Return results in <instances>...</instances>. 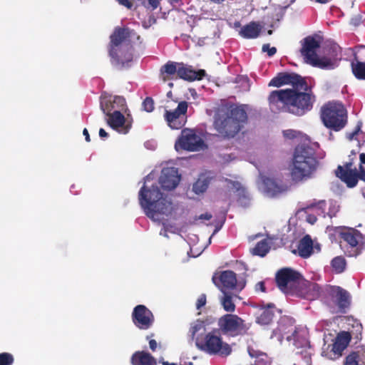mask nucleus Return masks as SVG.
<instances>
[{
	"instance_id": "72a5a7b5",
	"label": "nucleus",
	"mask_w": 365,
	"mask_h": 365,
	"mask_svg": "<svg viewBox=\"0 0 365 365\" xmlns=\"http://www.w3.org/2000/svg\"><path fill=\"white\" fill-rule=\"evenodd\" d=\"M220 302L225 312L230 313L235 312L236 307L230 294L224 292V295L221 297Z\"/></svg>"
},
{
	"instance_id": "13d9d810",
	"label": "nucleus",
	"mask_w": 365,
	"mask_h": 365,
	"mask_svg": "<svg viewBox=\"0 0 365 365\" xmlns=\"http://www.w3.org/2000/svg\"><path fill=\"white\" fill-rule=\"evenodd\" d=\"M83 134L85 136L86 140L87 142H90L91 141L90 135H89L88 131V130L86 128L83 129Z\"/></svg>"
},
{
	"instance_id": "69168bd1",
	"label": "nucleus",
	"mask_w": 365,
	"mask_h": 365,
	"mask_svg": "<svg viewBox=\"0 0 365 365\" xmlns=\"http://www.w3.org/2000/svg\"><path fill=\"white\" fill-rule=\"evenodd\" d=\"M316 2L321 4H326L329 1V0H314Z\"/></svg>"
},
{
	"instance_id": "a878e982",
	"label": "nucleus",
	"mask_w": 365,
	"mask_h": 365,
	"mask_svg": "<svg viewBox=\"0 0 365 365\" xmlns=\"http://www.w3.org/2000/svg\"><path fill=\"white\" fill-rule=\"evenodd\" d=\"M262 31V26L257 21H251L242 26L239 34L244 38L250 39L257 38Z\"/></svg>"
},
{
	"instance_id": "49530a36",
	"label": "nucleus",
	"mask_w": 365,
	"mask_h": 365,
	"mask_svg": "<svg viewBox=\"0 0 365 365\" xmlns=\"http://www.w3.org/2000/svg\"><path fill=\"white\" fill-rule=\"evenodd\" d=\"M283 135L287 139H294L297 137L298 133L294 130L289 129L283 131Z\"/></svg>"
},
{
	"instance_id": "6ab92c4d",
	"label": "nucleus",
	"mask_w": 365,
	"mask_h": 365,
	"mask_svg": "<svg viewBox=\"0 0 365 365\" xmlns=\"http://www.w3.org/2000/svg\"><path fill=\"white\" fill-rule=\"evenodd\" d=\"M351 340V335L349 332L341 331L337 334L331 344L330 349V356H327L331 359H336L342 355L343 351L347 347Z\"/></svg>"
},
{
	"instance_id": "dca6fc26",
	"label": "nucleus",
	"mask_w": 365,
	"mask_h": 365,
	"mask_svg": "<svg viewBox=\"0 0 365 365\" xmlns=\"http://www.w3.org/2000/svg\"><path fill=\"white\" fill-rule=\"evenodd\" d=\"M180 175L178 170L174 167L165 168L162 170L159 178V183L161 187L165 190H172L179 184Z\"/></svg>"
},
{
	"instance_id": "4be33fe9",
	"label": "nucleus",
	"mask_w": 365,
	"mask_h": 365,
	"mask_svg": "<svg viewBox=\"0 0 365 365\" xmlns=\"http://www.w3.org/2000/svg\"><path fill=\"white\" fill-rule=\"evenodd\" d=\"M334 173L348 187L352 188L356 186L358 183L356 168H354V170H343L339 165L335 170Z\"/></svg>"
},
{
	"instance_id": "6e6552de",
	"label": "nucleus",
	"mask_w": 365,
	"mask_h": 365,
	"mask_svg": "<svg viewBox=\"0 0 365 365\" xmlns=\"http://www.w3.org/2000/svg\"><path fill=\"white\" fill-rule=\"evenodd\" d=\"M291 91L289 113L302 116L312 109L316 97L307 83L304 88L291 89Z\"/></svg>"
},
{
	"instance_id": "cd10ccee",
	"label": "nucleus",
	"mask_w": 365,
	"mask_h": 365,
	"mask_svg": "<svg viewBox=\"0 0 365 365\" xmlns=\"http://www.w3.org/2000/svg\"><path fill=\"white\" fill-rule=\"evenodd\" d=\"M179 63L173 61H168L160 68V75L164 82L175 78L178 76Z\"/></svg>"
},
{
	"instance_id": "774afa93",
	"label": "nucleus",
	"mask_w": 365,
	"mask_h": 365,
	"mask_svg": "<svg viewBox=\"0 0 365 365\" xmlns=\"http://www.w3.org/2000/svg\"><path fill=\"white\" fill-rule=\"evenodd\" d=\"M163 365H176V364H174V363H169V362H168V361H164V362L163 363Z\"/></svg>"
},
{
	"instance_id": "39448f33",
	"label": "nucleus",
	"mask_w": 365,
	"mask_h": 365,
	"mask_svg": "<svg viewBox=\"0 0 365 365\" xmlns=\"http://www.w3.org/2000/svg\"><path fill=\"white\" fill-rule=\"evenodd\" d=\"M314 155V149L309 145L301 144L295 148L290 169L293 181L297 182L311 177L318 164Z\"/></svg>"
},
{
	"instance_id": "603ef678",
	"label": "nucleus",
	"mask_w": 365,
	"mask_h": 365,
	"mask_svg": "<svg viewBox=\"0 0 365 365\" xmlns=\"http://www.w3.org/2000/svg\"><path fill=\"white\" fill-rule=\"evenodd\" d=\"M205 74H206L205 71L203 69H200L197 71H195L194 76L196 77V78H195V81L202 79L203 77L205 76Z\"/></svg>"
},
{
	"instance_id": "f704fd0d",
	"label": "nucleus",
	"mask_w": 365,
	"mask_h": 365,
	"mask_svg": "<svg viewBox=\"0 0 365 365\" xmlns=\"http://www.w3.org/2000/svg\"><path fill=\"white\" fill-rule=\"evenodd\" d=\"M331 265L334 272L339 274L345 270L346 262L344 257L337 256L331 261Z\"/></svg>"
},
{
	"instance_id": "6e6d98bb",
	"label": "nucleus",
	"mask_w": 365,
	"mask_h": 365,
	"mask_svg": "<svg viewBox=\"0 0 365 365\" xmlns=\"http://www.w3.org/2000/svg\"><path fill=\"white\" fill-rule=\"evenodd\" d=\"M212 215L210 213L206 212L204 214H201L199 217V220H210L212 218Z\"/></svg>"
},
{
	"instance_id": "680f3d73",
	"label": "nucleus",
	"mask_w": 365,
	"mask_h": 365,
	"mask_svg": "<svg viewBox=\"0 0 365 365\" xmlns=\"http://www.w3.org/2000/svg\"><path fill=\"white\" fill-rule=\"evenodd\" d=\"M361 131V125H357V126L355 128L354 130L353 131L354 135L356 136L359 134V133Z\"/></svg>"
},
{
	"instance_id": "0e129e2a",
	"label": "nucleus",
	"mask_w": 365,
	"mask_h": 365,
	"mask_svg": "<svg viewBox=\"0 0 365 365\" xmlns=\"http://www.w3.org/2000/svg\"><path fill=\"white\" fill-rule=\"evenodd\" d=\"M354 137L355 135H354L353 132L349 133L347 135L348 139L350 140H353Z\"/></svg>"
},
{
	"instance_id": "de8ad7c7",
	"label": "nucleus",
	"mask_w": 365,
	"mask_h": 365,
	"mask_svg": "<svg viewBox=\"0 0 365 365\" xmlns=\"http://www.w3.org/2000/svg\"><path fill=\"white\" fill-rule=\"evenodd\" d=\"M248 353L251 357L255 358V359H259V357L261 356H260L261 354H266L265 353H264L262 351L256 350V349H255L253 348H250V347L248 348Z\"/></svg>"
},
{
	"instance_id": "338daca9",
	"label": "nucleus",
	"mask_w": 365,
	"mask_h": 365,
	"mask_svg": "<svg viewBox=\"0 0 365 365\" xmlns=\"http://www.w3.org/2000/svg\"><path fill=\"white\" fill-rule=\"evenodd\" d=\"M211 1L214 2V3H216V4H221L225 0H210Z\"/></svg>"
},
{
	"instance_id": "423d86ee",
	"label": "nucleus",
	"mask_w": 365,
	"mask_h": 365,
	"mask_svg": "<svg viewBox=\"0 0 365 365\" xmlns=\"http://www.w3.org/2000/svg\"><path fill=\"white\" fill-rule=\"evenodd\" d=\"M320 118L327 128L339 131L346 125L347 112L341 103L329 101L321 108Z\"/></svg>"
},
{
	"instance_id": "a18cd8bd",
	"label": "nucleus",
	"mask_w": 365,
	"mask_h": 365,
	"mask_svg": "<svg viewBox=\"0 0 365 365\" xmlns=\"http://www.w3.org/2000/svg\"><path fill=\"white\" fill-rule=\"evenodd\" d=\"M207 303V297L205 294H202L196 302V309H200Z\"/></svg>"
},
{
	"instance_id": "5701e85b",
	"label": "nucleus",
	"mask_w": 365,
	"mask_h": 365,
	"mask_svg": "<svg viewBox=\"0 0 365 365\" xmlns=\"http://www.w3.org/2000/svg\"><path fill=\"white\" fill-rule=\"evenodd\" d=\"M339 236L351 247H356L360 242H362L364 237L361 232L354 228H344Z\"/></svg>"
},
{
	"instance_id": "412c9836",
	"label": "nucleus",
	"mask_w": 365,
	"mask_h": 365,
	"mask_svg": "<svg viewBox=\"0 0 365 365\" xmlns=\"http://www.w3.org/2000/svg\"><path fill=\"white\" fill-rule=\"evenodd\" d=\"M319 42L312 36H307L304 38L301 53L304 57L307 63L312 62L315 60L317 56L316 50L319 48Z\"/></svg>"
},
{
	"instance_id": "393cba45",
	"label": "nucleus",
	"mask_w": 365,
	"mask_h": 365,
	"mask_svg": "<svg viewBox=\"0 0 365 365\" xmlns=\"http://www.w3.org/2000/svg\"><path fill=\"white\" fill-rule=\"evenodd\" d=\"M130 362L132 365H157L155 357L144 351H135L131 356Z\"/></svg>"
},
{
	"instance_id": "8fccbe9b",
	"label": "nucleus",
	"mask_w": 365,
	"mask_h": 365,
	"mask_svg": "<svg viewBox=\"0 0 365 365\" xmlns=\"http://www.w3.org/2000/svg\"><path fill=\"white\" fill-rule=\"evenodd\" d=\"M153 336H154V334H151L150 335L147 336L146 339H149V346H150V349L153 351H155L156 350V349H157L158 344H157V342H156V341L155 339H150V338L153 337Z\"/></svg>"
},
{
	"instance_id": "e433bc0d",
	"label": "nucleus",
	"mask_w": 365,
	"mask_h": 365,
	"mask_svg": "<svg viewBox=\"0 0 365 365\" xmlns=\"http://www.w3.org/2000/svg\"><path fill=\"white\" fill-rule=\"evenodd\" d=\"M208 181L207 180L198 179L192 186V190L196 194H200L206 191L208 187Z\"/></svg>"
},
{
	"instance_id": "f257e3e1",
	"label": "nucleus",
	"mask_w": 365,
	"mask_h": 365,
	"mask_svg": "<svg viewBox=\"0 0 365 365\" xmlns=\"http://www.w3.org/2000/svg\"><path fill=\"white\" fill-rule=\"evenodd\" d=\"M142 43L140 36L129 27H116L110 36L108 54L111 64L119 69L129 66L133 61V45Z\"/></svg>"
},
{
	"instance_id": "3c124183",
	"label": "nucleus",
	"mask_w": 365,
	"mask_h": 365,
	"mask_svg": "<svg viewBox=\"0 0 365 365\" xmlns=\"http://www.w3.org/2000/svg\"><path fill=\"white\" fill-rule=\"evenodd\" d=\"M121 6L126 7L128 9L133 8V4L131 0H115Z\"/></svg>"
},
{
	"instance_id": "37998d69",
	"label": "nucleus",
	"mask_w": 365,
	"mask_h": 365,
	"mask_svg": "<svg viewBox=\"0 0 365 365\" xmlns=\"http://www.w3.org/2000/svg\"><path fill=\"white\" fill-rule=\"evenodd\" d=\"M142 4L148 9H151L153 10L157 9L159 6L158 0H143Z\"/></svg>"
},
{
	"instance_id": "58836bf2",
	"label": "nucleus",
	"mask_w": 365,
	"mask_h": 365,
	"mask_svg": "<svg viewBox=\"0 0 365 365\" xmlns=\"http://www.w3.org/2000/svg\"><path fill=\"white\" fill-rule=\"evenodd\" d=\"M14 361L13 355L8 352L0 354V365H12Z\"/></svg>"
},
{
	"instance_id": "c85d7f7f",
	"label": "nucleus",
	"mask_w": 365,
	"mask_h": 365,
	"mask_svg": "<svg viewBox=\"0 0 365 365\" xmlns=\"http://www.w3.org/2000/svg\"><path fill=\"white\" fill-rule=\"evenodd\" d=\"M263 185L264 192L269 197H276L284 191L281 185L269 178H265L263 180Z\"/></svg>"
},
{
	"instance_id": "ddd939ff",
	"label": "nucleus",
	"mask_w": 365,
	"mask_h": 365,
	"mask_svg": "<svg viewBox=\"0 0 365 365\" xmlns=\"http://www.w3.org/2000/svg\"><path fill=\"white\" fill-rule=\"evenodd\" d=\"M284 85H291L292 89L304 88L307 87V81L296 73L280 72L268 84L269 86L277 88Z\"/></svg>"
},
{
	"instance_id": "4d7b16f0",
	"label": "nucleus",
	"mask_w": 365,
	"mask_h": 365,
	"mask_svg": "<svg viewBox=\"0 0 365 365\" xmlns=\"http://www.w3.org/2000/svg\"><path fill=\"white\" fill-rule=\"evenodd\" d=\"M99 136L101 138H107L108 136V134L103 128H100Z\"/></svg>"
},
{
	"instance_id": "7c9ffc66",
	"label": "nucleus",
	"mask_w": 365,
	"mask_h": 365,
	"mask_svg": "<svg viewBox=\"0 0 365 365\" xmlns=\"http://www.w3.org/2000/svg\"><path fill=\"white\" fill-rule=\"evenodd\" d=\"M277 331L287 341L294 339L295 334H297L296 327L294 325L290 324L287 327L283 321L279 322Z\"/></svg>"
},
{
	"instance_id": "7ed1b4c3",
	"label": "nucleus",
	"mask_w": 365,
	"mask_h": 365,
	"mask_svg": "<svg viewBox=\"0 0 365 365\" xmlns=\"http://www.w3.org/2000/svg\"><path fill=\"white\" fill-rule=\"evenodd\" d=\"M247 119L245 105L225 106L216 111L213 126L220 136L230 139L242 129Z\"/></svg>"
},
{
	"instance_id": "4c0bfd02",
	"label": "nucleus",
	"mask_w": 365,
	"mask_h": 365,
	"mask_svg": "<svg viewBox=\"0 0 365 365\" xmlns=\"http://www.w3.org/2000/svg\"><path fill=\"white\" fill-rule=\"evenodd\" d=\"M359 355L357 352L353 351L346 356L344 365H359Z\"/></svg>"
},
{
	"instance_id": "473e14b6",
	"label": "nucleus",
	"mask_w": 365,
	"mask_h": 365,
	"mask_svg": "<svg viewBox=\"0 0 365 365\" xmlns=\"http://www.w3.org/2000/svg\"><path fill=\"white\" fill-rule=\"evenodd\" d=\"M351 71L358 80H365V61H356L351 63Z\"/></svg>"
},
{
	"instance_id": "c756f323",
	"label": "nucleus",
	"mask_w": 365,
	"mask_h": 365,
	"mask_svg": "<svg viewBox=\"0 0 365 365\" xmlns=\"http://www.w3.org/2000/svg\"><path fill=\"white\" fill-rule=\"evenodd\" d=\"M219 281L222 287L226 289H234L237 284L236 274L231 270H225L220 273Z\"/></svg>"
},
{
	"instance_id": "a211bd4d",
	"label": "nucleus",
	"mask_w": 365,
	"mask_h": 365,
	"mask_svg": "<svg viewBox=\"0 0 365 365\" xmlns=\"http://www.w3.org/2000/svg\"><path fill=\"white\" fill-rule=\"evenodd\" d=\"M108 117L107 123L111 128L123 134H126L129 132L131 128V123L127 122L120 110H115Z\"/></svg>"
},
{
	"instance_id": "a19ab883",
	"label": "nucleus",
	"mask_w": 365,
	"mask_h": 365,
	"mask_svg": "<svg viewBox=\"0 0 365 365\" xmlns=\"http://www.w3.org/2000/svg\"><path fill=\"white\" fill-rule=\"evenodd\" d=\"M204 327L203 323L200 321H197L192 324L190 328L189 332L192 339H194L196 334Z\"/></svg>"
},
{
	"instance_id": "c9c22d12",
	"label": "nucleus",
	"mask_w": 365,
	"mask_h": 365,
	"mask_svg": "<svg viewBox=\"0 0 365 365\" xmlns=\"http://www.w3.org/2000/svg\"><path fill=\"white\" fill-rule=\"evenodd\" d=\"M269 250V247L266 240L258 242L253 249L252 253L255 255L264 257Z\"/></svg>"
},
{
	"instance_id": "864d4df0",
	"label": "nucleus",
	"mask_w": 365,
	"mask_h": 365,
	"mask_svg": "<svg viewBox=\"0 0 365 365\" xmlns=\"http://www.w3.org/2000/svg\"><path fill=\"white\" fill-rule=\"evenodd\" d=\"M353 165L354 159L350 158L349 162H346L343 165H341V167L343 168V170H354Z\"/></svg>"
},
{
	"instance_id": "2f4dec72",
	"label": "nucleus",
	"mask_w": 365,
	"mask_h": 365,
	"mask_svg": "<svg viewBox=\"0 0 365 365\" xmlns=\"http://www.w3.org/2000/svg\"><path fill=\"white\" fill-rule=\"evenodd\" d=\"M195 70L191 66H188L183 63H179L178 78H182L187 81H195Z\"/></svg>"
},
{
	"instance_id": "bf43d9fd",
	"label": "nucleus",
	"mask_w": 365,
	"mask_h": 365,
	"mask_svg": "<svg viewBox=\"0 0 365 365\" xmlns=\"http://www.w3.org/2000/svg\"><path fill=\"white\" fill-rule=\"evenodd\" d=\"M361 131V125H357V126L355 128L354 130L353 131L354 135L356 136L359 134V133Z\"/></svg>"
},
{
	"instance_id": "c03bdc74",
	"label": "nucleus",
	"mask_w": 365,
	"mask_h": 365,
	"mask_svg": "<svg viewBox=\"0 0 365 365\" xmlns=\"http://www.w3.org/2000/svg\"><path fill=\"white\" fill-rule=\"evenodd\" d=\"M263 52H267V55L271 57L277 53V48L275 47H270L269 43H265L262 47Z\"/></svg>"
},
{
	"instance_id": "09e8293b",
	"label": "nucleus",
	"mask_w": 365,
	"mask_h": 365,
	"mask_svg": "<svg viewBox=\"0 0 365 365\" xmlns=\"http://www.w3.org/2000/svg\"><path fill=\"white\" fill-rule=\"evenodd\" d=\"M357 182L361 180L365 182V168L362 165H359V170L356 169Z\"/></svg>"
},
{
	"instance_id": "052dcab7",
	"label": "nucleus",
	"mask_w": 365,
	"mask_h": 365,
	"mask_svg": "<svg viewBox=\"0 0 365 365\" xmlns=\"http://www.w3.org/2000/svg\"><path fill=\"white\" fill-rule=\"evenodd\" d=\"M361 131V125H357V126L355 128L354 130L353 131L354 135L356 136L359 134V133Z\"/></svg>"
},
{
	"instance_id": "e2e57ef3",
	"label": "nucleus",
	"mask_w": 365,
	"mask_h": 365,
	"mask_svg": "<svg viewBox=\"0 0 365 365\" xmlns=\"http://www.w3.org/2000/svg\"><path fill=\"white\" fill-rule=\"evenodd\" d=\"M361 164H365V153H361L359 155Z\"/></svg>"
},
{
	"instance_id": "f03ea898",
	"label": "nucleus",
	"mask_w": 365,
	"mask_h": 365,
	"mask_svg": "<svg viewBox=\"0 0 365 365\" xmlns=\"http://www.w3.org/2000/svg\"><path fill=\"white\" fill-rule=\"evenodd\" d=\"M275 282L279 289L285 294L309 300L314 299L319 292L317 283L305 279L299 272L291 267L279 269L275 274Z\"/></svg>"
},
{
	"instance_id": "2eb2a0df",
	"label": "nucleus",
	"mask_w": 365,
	"mask_h": 365,
	"mask_svg": "<svg viewBox=\"0 0 365 365\" xmlns=\"http://www.w3.org/2000/svg\"><path fill=\"white\" fill-rule=\"evenodd\" d=\"M155 318L152 312L145 305H137L132 312V321L140 329H148L154 322Z\"/></svg>"
},
{
	"instance_id": "bb28decb",
	"label": "nucleus",
	"mask_w": 365,
	"mask_h": 365,
	"mask_svg": "<svg viewBox=\"0 0 365 365\" xmlns=\"http://www.w3.org/2000/svg\"><path fill=\"white\" fill-rule=\"evenodd\" d=\"M313 252V241L309 235L304 236L299 242L297 253L302 258H307Z\"/></svg>"
},
{
	"instance_id": "79ce46f5",
	"label": "nucleus",
	"mask_w": 365,
	"mask_h": 365,
	"mask_svg": "<svg viewBox=\"0 0 365 365\" xmlns=\"http://www.w3.org/2000/svg\"><path fill=\"white\" fill-rule=\"evenodd\" d=\"M259 359H255L254 365H271V361L267 354H261Z\"/></svg>"
},
{
	"instance_id": "1a4fd4ad",
	"label": "nucleus",
	"mask_w": 365,
	"mask_h": 365,
	"mask_svg": "<svg viewBox=\"0 0 365 365\" xmlns=\"http://www.w3.org/2000/svg\"><path fill=\"white\" fill-rule=\"evenodd\" d=\"M351 304L350 293L339 286H331L328 292L327 305L333 314H346Z\"/></svg>"
},
{
	"instance_id": "f3484780",
	"label": "nucleus",
	"mask_w": 365,
	"mask_h": 365,
	"mask_svg": "<svg viewBox=\"0 0 365 365\" xmlns=\"http://www.w3.org/2000/svg\"><path fill=\"white\" fill-rule=\"evenodd\" d=\"M339 48L336 45H333L329 48V56L315 57L314 61H312L310 63L323 69L334 68L336 61L340 59V55L338 53Z\"/></svg>"
},
{
	"instance_id": "aec40b11",
	"label": "nucleus",
	"mask_w": 365,
	"mask_h": 365,
	"mask_svg": "<svg viewBox=\"0 0 365 365\" xmlns=\"http://www.w3.org/2000/svg\"><path fill=\"white\" fill-rule=\"evenodd\" d=\"M125 99L122 96H116L113 99L110 96L103 95L101 96V109L107 116L112 113L111 111L113 110H123L125 106Z\"/></svg>"
},
{
	"instance_id": "f8f14e48",
	"label": "nucleus",
	"mask_w": 365,
	"mask_h": 365,
	"mask_svg": "<svg viewBox=\"0 0 365 365\" xmlns=\"http://www.w3.org/2000/svg\"><path fill=\"white\" fill-rule=\"evenodd\" d=\"M188 103L182 101L178 103L175 109H167L164 112V119L167 125L173 130H179L184 127L187 119Z\"/></svg>"
},
{
	"instance_id": "0eeeda50",
	"label": "nucleus",
	"mask_w": 365,
	"mask_h": 365,
	"mask_svg": "<svg viewBox=\"0 0 365 365\" xmlns=\"http://www.w3.org/2000/svg\"><path fill=\"white\" fill-rule=\"evenodd\" d=\"M195 345L198 349L210 355L226 357L232 352L230 344L223 341L220 331L216 329L208 332L203 337H197Z\"/></svg>"
},
{
	"instance_id": "b1692460",
	"label": "nucleus",
	"mask_w": 365,
	"mask_h": 365,
	"mask_svg": "<svg viewBox=\"0 0 365 365\" xmlns=\"http://www.w3.org/2000/svg\"><path fill=\"white\" fill-rule=\"evenodd\" d=\"M276 307L274 304L269 303L267 306H262L260 313L256 319V322L261 325L269 324L274 317Z\"/></svg>"
},
{
	"instance_id": "20e7f679",
	"label": "nucleus",
	"mask_w": 365,
	"mask_h": 365,
	"mask_svg": "<svg viewBox=\"0 0 365 365\" xmlns=\"http://www.w3.org/2000/svg\"><path fill=\"white\" fill-rule=\"evenodd\" d=\"M138 199L145 215L153 221H160L174 210L172 202L160 192L158 185L149 187L144 185L139 191Z\"/></svg>"
},
{
	"instance_id": "4468645a",
	"label": "nucleus",
	"mask_w": 365,
	"mask_h": 365,
	"mask_svg": "<svg viewBox=\"0 0 365 365\" xmlns=\"http://www.w3.org/2000/svg\"><path fill=\"white\" fill-rule=\"evenodd\" d=\"M291 89L273 91L268 97L269 106L272 112H288L289 106Z\"/></svg>"
},
{
	"instance_id": "9b49d317",
	"label": "nucleus",
	"mask_w": 365,
	"mask_h": 365,
	"mask_svg": "<svg viewBox=\"0 0 365 365\" xmlns=\"http://www.w3.org/2000/svg\"><path fill=\"white\" fill-rule=\"evenodd\" d=\"M207 148L203 139L197 135L195 130L183 128L175 143V149L180 152L186 150L195 152Z\"/></svg>"
},
{
	"instance_id": "ea45409f",
	"label": "nucleus",
	"mask_w": 365,
	"mask_h": 365,
	"mask_svg": "<svg viewBox=\"0 0 365 365\" xmlns=\"http://www.w3.org/2000/svg\"><path fill=\"white\" fill-rule=\"evenodd\" d=\"M143 109L146 112H152L154 110V101L151 97H146L142 103Z\"/></svg>"
},
{
	"instance_id": "9d476101",
	"label": "nucleus",
	"mask_w": 365,
	"mask_h": 365,
	"mask_svg": "<svg viewBox=\"0 0 365 365\" xmlns=\"http://www.w3.org/2000/svg\"><path fill=\"white\" fill-rule=\"evenodd\" d=\"M217 331L222 334L235 337L247 333L249 327L245 320L236 314H226L218 319Z\"/></svg>"
},
{
	"instance_id": "5fc2aeb1",
	"label": "nucleus",
	"mask_w": 365,
	"mask_h": 365,
	"mask_svg": "<svg viewBox=\"0 0 365 365\" xmlns=\"http://www.w3.org/2000/svg\"><path fill=\"white\" fill-rule=\"evenodd\" d=\"M255 291H257V292L261 291L262 292H266V287H265L264 282H262V281L257 282L255 284Z\"/></svg>"
}]
</instances>
